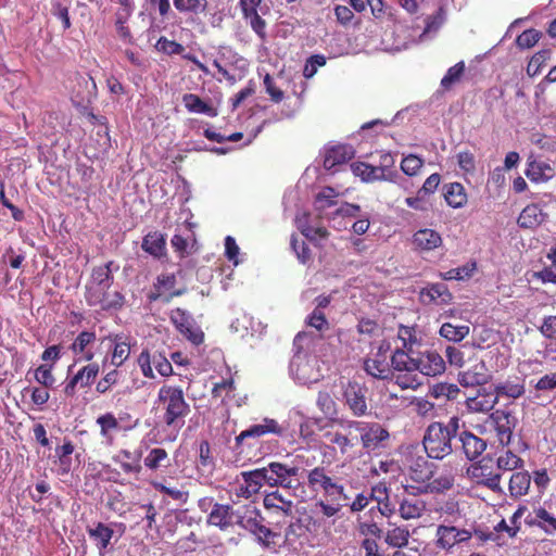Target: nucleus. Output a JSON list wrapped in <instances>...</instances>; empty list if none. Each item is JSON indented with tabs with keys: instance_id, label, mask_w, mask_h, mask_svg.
<instances>
[{
	"instance_id": "obj_1",
	"label": "nucleus",
	"mask_w": 556,
	"mask_h": 556,
	"mask_svg": "<svg viewBox=\"0 0 556 556\" xmlns=\"http://www.w3.org/2000/svg\"><path fill=\"white\" fill-rule=\"evenodd\" d=\"M157 404L163 412L162 420L166 427L180 430L185 425L186 417L191 412L182 388L163 384L157 392Z\"/></svg>"
},
{
	"instance_id": "obj_2",
	"label": "nucleus",
	"mask_w": 556,
	"mask_h": 556,
	"mask_svg": "<svg viewBox=\"0 0 556 556\" xmlns=\"http://www.w3.org/2000/svg\"><path fill=\"white\" fill-rule=\"evenodd\" d=\"M422 444L428 457L433 459H443L453 452L450 432L439 421H433L427 427Z\"/></svg>"
},
{
	"instance_id": "obj_3",
	"label": "nucleus",
	"mask_w": 556,
	"mask_h": 556,
	"mask_svg": "<svg viewBox=\"0 0 556 556\" xmlns=\"http://www.w3.org/2000/svg\"><path fill=\"white\" fill-rule=\"evenodd\" d=\"M340 429L326 432V439L339 450L341 455H346L361 442V420L338 419Z\"/></svg>"
},
{
	"instance_id": "obj_4",
	"label": "nucleus",
	"mask_w": 556,
	"mask_h": 556,
	"mask_svg": "<svg viewBox=\"0 0 556 556\" xmlns=\"http://www.w3.org/2000/svg\"><path fill=\"white\" fill-rule=\"evenodd\" d=\"M342 403L354 417H364L369 413V389L355 379L342 384Z\"/></svg>"
},
{
	"instance_id": "obj_5",
	"label": "nucleus",
	"mask_w": 556,
	"mask_h": 556,
	"mask_svg": "<svg viewBox=\"0 0 556 556\" xmlns=\"http://www.w3.org/2000/svg\"><path fill=\"white\" fill-rule=\"evenodd\" d=\"M307 483L315 491L320 489L331 502L348 500L345 488L340 479L330 477L323 466H317L307 472Z\"/></svg>"
},
{
	"instance_id": "obj_6",
	"label": "nucleus",
	"mask_w": 556,
	"mask_h": 556,
	"mask_svg": "<svg viewBox=\"0 0 556 556\" xmlns=\"http://www.w3.org/2000/svg\"><path fill=\"white\" fill-rule=\"evenodd\" d=\"M264 484H266V470L264 467L241 471L231 484L230 494L237 500H250L258 494Z\"/></svg>"
},
{
	"instance_id": "obj_7",
	"label": "nucleus",
	"mask_w": 556,
	"mask_h": 556,
	"mask_svg": "<svg viewBox=\"0 0 556 556\" xmlns=\"http://www.w3.org/2000/svg\"><path fill=\"white\" fill-rule=\"evenodd\" d=\"M266 484L270 488L296 489L300 468L280 462H271L266 467Z\"/></svg>"
},
{
	"instance_id": "obj_8",
	"label": "nucleus",
	"mask_w": 556,
	"mask_h": 556,
	"mask_svg": "<svg viewBox=\"0 0 556 556\" xmlns=\"http://www.w3.org/2000/svg\"><path fill=\"white\" fill-rule=\"evenodd\" d=\"M485 424L495 433V438L502 447H506L511 443L514 430L518 424L516 416L505 409L493 410Z\"/></svg>"
},
{
	"instance_id": "obj_9",
	"label": "nucleus",
	"mask_w": 556,
	"mask_h": 556,
	"mask_svg": "<svg viewBox=\"0 0 556 556\" xmlns=\"http://www.w3.org/2000/svg\"><path fill=\"white\" fill-rule=\"evenodd\" d=\"M285 428L274 418L265 417L261 424L251 425L235 438V450L238 455L244 452V442L249 439H260L266 434L281 437Z\"/></svg>"
},
{
	"instance_id": "obj_10",
	"label": "nucleus",
	"mask_w": 556,
	"mask_h": 556,
	"mask_svg": "<svg viewBox=\"0 0 556 556\" xmlns=\"http://www.w3.org/2000/svg\"><path fill=\"white\" fill-rule=\"evenodd\" d=\"M169 319L178 332L192 344L200 345L203 342V331L195 325L192 316L186 309L180 307L172 309Z\"/></svg>"
},
{
	"instance_id": "obj_11",
	"label": "nucleus",
	"mask_w": 556,
	"mask_h": 556,
	"mask_svg": "<svg viewBox=\"0 0 556 556\" xmlns=\"http://www.w3.org/2000/svg\"><path fill=\"white\" fill-rule=\"evenodd\" d=\"M138 365L142 375L149 379L155 377L152 366H154L157 372L163 377H168L173 374V366L165 353H151L149 350H143L138 356Z\"/></svg>"
},
{
	"instance_id": "obj_12",
	"label": "nucleus",
	"mask_w": 556,
	"mask_h": 556,
	"mask_svg": "<svg viewBox=\"0 0 556 556\" xmlns=\"http://www.w3.org/2000/svg\"><path fill=\"white\" fill-rule=\"evenodd\" d=\"M109 287L86 288L85 299L89 306H99L103 311L118 309L124 305V295L118 291H109Z\"/></svg>"
},
{
	"instance_id": "obj_13",
	"label": "nucleus",
	"mask_w": 556,
	"mask_h": 556,
	"mask_svg": "<svg viewBox=\"0 0 556 556\" xmlns=\"http://www.w3.org/2000/svg\"><path fill=\"white\" fill-rule=\"evenodd\" d=\"M391 345L387 341H382L372 357H368L364 362V370L371 377L377 379H387L392 375L389 363Z\"/></svg>"
},
{
	"instance_id": "obj_14",
	"label": "nucleus",
	"mask_w": 556,
	"mask_h": 556,
	"mask_svg": "<svg viewBox=\"0 0 556 556\" xmlns=\"http://www.w3.org/2000/svg\"><path fill=\"white\" fill-rule=\"evenodd\" d=\"M472 538L471 531L452 525L441 523L435 531V546L450 552L455 545L468 542Z\"/></svg>"
},
{
	"instance_id": "obj_15",
	"label": "nucleus",
	"mask_w": 556,
	"mask_h": 556,
	"mask_svg": "<svg viewBox=\"0 0 556 556\" xmlns=\"http://www.w3.org/2000/svg\"><path fill=\"white\" fill-rule=\"evenodd\" d=\"M100 366L98 363L88 362L87 365L78 369V371L66 379L63 393L66 397L76 395L77 387L80 389L90 387L99 375Z\"/></svg>"
},
{
	"instance_id": "obj_16",
	"label": "nucleus",
	"mask_w": 556,
	"mask_h": 556,
	"mask_svg": "<svg viewBox=\"0 0 556 556\" xmlns=\"http://www.w3.org/2000/svg\"><path fill=\"white\" fill-rule=\"evenodd\" d=\"M361 444L366 451H375L390 437L387 429L378 422L361 421Z\"/></svg>"
},
{
	"instance_id": "obj_17",
	"label": "nucleus",
	"mask_w": 556,
	"mask_h": 556,
	"mask_svg": "<svg viewBox=\"0 0 556 556\" xmlns=\"http://www.w3.org/2000/svg\"><path fill=\"white\" fill-rule=\"evenodd\" d=\"M490 380L491 374L482 359L476 362L470 367L459 371L458 374V382L465 388L482 387Z\"/></svg>"
},
{
	"instance_id": "obj_18",
	"label": "nucleus",
	"mask_w": 556,
	"mask_h": 556,
	"mask_svg": "<svg viewBox=\"0 0 556 556\" xmlns=\"http://www.w3.org/2000/svg\"><path fill=\"white\" fill-rule=\"evenodd\" d=\"M525 522L530 528L540 529L546 535L556 534V516L543 506L534 508L533 513L526 517Z\"/></svg>"
},
{
	"instance_id": "obj_19",
	"label": "nucleus",
	"mask_w": 556,
	"mask_h": 556,
	"mask_svg": "<svg viewBox=\"0 0 556 556\" xmlns=\"http://www.w3.org/2000/svg\"><path fill=\"white\" fill-rule=\"evenodd\" d=\"M462 451L468 460H476L486 450V441L469 430H462L458 433Z\"/></svg>"
},
{
	"instance_id": "obj_20",
	"label": "nucleus",
	"mask_w": 556,
	"mask_h": 556,
	"mask_svg": "<svg viewBox=\"0 0 556 556\" xmlns=\"http://www.w3.org/2000/svg\"><path fill=\"white\" fill-rule=\"evenodd\" d=\"M235 516L237 511L231 505L215 503L207 515V523L225 531L233 526Z\"/></svg>"
},
{
	"instance_id": "obj_21",
	"label": "nucleus",
	"mask_w": 556,
	"mask_h": 556,
	"mask_svg": "<svg viewBox=\"0 0 556 556\" xmlns=\"http://www.w3.org/2000/svg\"><path fill=\"white\" fill-rule=\"evenodd\" d=\"M405 492L407 496H404L399 505L400 516L405 520L420 518L427 509L426 502L416 496L420 494L416 490L414 494L410 493L412 490Z\"/></svg>"
},
{
	"instance_id": "obj_22",
	"label": "nucleus",
	"mask_w": 556,
	"mask_h": 556,
	"mask_svg": "<svg viewBox=\"0 0 556 556\" xmlns=\"http://www.w3.org/2000/svg\"><path fill=\"white\" fill-rule=\"evenodd\" d=\"M418 371L424 376L441 375L445 370V362L442 356L434 351H427L417 358Z\"/></svg>"
},
{
	"instance_id": "obj_23",
	"label": "nucleus",
	"mask_w": 556,
	"mask_h": 556,
	"mask_svg": "<svg viewBox=\"0 0 556 556\" xmlns=\"http://www.w3.org/2000/svg\"><path fill=\"white\" fill-rule=\"evenodd\" d=\"M420 301L425 305H444L452 301V294L444 283H432L422 288L420 293Z\"/></svg>"
},
{
	"instance_id": "obj_24",
	"label": "nucleus",
	"mask_w": 556,
	"mask_h": 556,
	"mask_svg": "<svg viewBox=\"0 0 556 556\" xmlns=\"http://www.w3.org/2000/svg\"><path fill=\"white\" fill-rule=\"evenodd\" d=\"M497 403L498 399L494 391L489 392L485 388L479 389L477 395L466 400V406L471 413H489Z\"/></svg>"
},
{
	"instance_id": "obj_25",
	"label": "nucleus",
	"mask_w": 556,
	"mask_h": 556,
	"mask_svg": "<svg viewBox=\"0 0 556 556\" xmlns=\"http://www.w3.org/2000/svg\"><path fill=\"white\" fill-rule=\"evenodd\" d=\"M96 424L100 428L102 441L108 445H113L116 433L123 430L118 419L112 412L98 416Z\"/></svg>"
},
{
	"instance_id": "obj_26",
	"label": "nucleus",
	"mask_w": 556,
	"mask_h": 556,
	"mask_svg": "<svg viewBox=\"0 0 556 556\" xmlns=\"http://www.w3.org/2000/svg\"><path fill=\"white\" fill-rule=\"evenodd\" d=\"M243 508L242 513L239 510L237 511L236 523L254 536L261 525L264 522V517L260 509L254 506L247 505Z\"/></svg>"
},
{
	"instance_id": "obj_27",
	"label": "nucleus",
	"mask_w": 556,
	"mask_h": 556,
	"mask_svg": "<svg viewBox=\"0 0 556 556\" xmlns=\"http://www.w3.org/2000/svg\"><path fill=\"white\" fill-rule=\"evenodd\" d=\"M483 462L484 459L472 466V477L477 478L481 484L493 492H501L502 473L493 471Z\"/></svg>"
},
{
	"instance_id": "obj_28",
	"label": "nucleus",
	"mask_w": 556,
	"mask_h": 556,
	"mask_svg": "<svg viewBox=\"0 0 556 556\" xmlns=\"http://www.w3.org/2000/svg\"><path fill=\"white\" fill-rule=\"evenodd\" d=\"M532 182H546L555 177V168L542 160H529L525 172Z\"/></svg>"
},
{
	"instance_id": "obj_29",
	"label": "nucleus",
	"mask_w": 556,
	"mask_h": 556,
	"mask_svg": "<svg viewBox=\"0 0 556 556\" xmlns=\"http://www.w3.org/2000/svg\"><path fill=\"white\" fill-rule=\"evenodd\" d=\"M353 157L354 149L350 144H338L326 151L324 167L327 170H331L338 165L345 164Z\"/></svg>"
},
{
	"instance_id": "obj_30",
	"label": "nucleus",
	"mask_w": 556,
	"mask_h": 556,
	"mask_svg": "<svg viewBox=\"0 0 556 556\" xmlns=\"http://www.w3.org/2000/svg\"><path fill=\"white\" fill-rule=\"evenodd\" d=\"M96 341V333L92 331H81L70 345V350L76 356H79L76 362L85 361L91 362L94 353L88 346Z\"/></svg>"
},
{
	"instance_id": "obj_31",
	"label": "nucleus",
	"mask_w": 556,
	"mask_h": 556,
	"mask_svg": "<svg viewBox=\"0 0 556 556\" xmlns=\"http://www.w3.org/2000/svg\"><path fill=\"white\" fill-rule=\"evenodd\" d=\"M547 214L539 204H528L519 214L517 224L522 229H535L545 222Z\"/></svg>"
},
{
	"instance_id": "obj_32",
	"label": "nucleus",
	"mask_w": 556,
	"mask_h": 556,
	"mask_svg": "<svg viewBox=\"0 0 556 556\" xmlns=\"http://www.w3.org/2000/svg\"><path fill=\"white\" fill-rule=\"evenodd\" d=\"M525 392V381L520 377L508 378L494 386V393L498 400L501 397L517 400L521 397Z\"/></svg>"
},
{
	"instance_id": "obj_33",
	"label": "nucleus",
	"mask_w": 556,
	"mask_h": 556,
	"mask_svg": "<svg viewBox=\"0 0 556 556\" xmlns=\"http://www.w3.org/2000/svg\"><path fill=\"white\" fill-rule=\"evenodd\" d=\"M75 451V445L68 439H64L63 444L55 447L56 473L59 476H66L71 472L73 466L72 454Z\"/></svg>"
},
{
	"instance_id": "obj_34",
	"label": "nucleus",
	"mask_w": 556,
	"mask_h": 556,
	"mask_svg": "<svg viewBox=\"0 0 556 556\" xmlns=\"http://www.w3.org/2000/svg\"><path fill=\"white\" fill-rule=\"evenodd\" d=\"M86 530L89 538L94 542L99 553L103 554L110 545L114 530L101 521L96 522L93 527H87Z\"/></svg>"
},
{
	"instance_id": "obj_35",
	"label": "nucleus",
	"mask_w": 556,
	"mask_h": 556,
	"mask_svg": "<svg viewBox=\"0 0 556 556\" xmlns=\"http://www.w3.org/2000/svg\"><path fill=\"white\" fill-rule=\"evenodd\" d=\"M118 266L113 261H109L102 266L94 267L91 273V279L86 288L109 287L111 288L114 277L113 270H117Z\"/></svg>"
},
{
	"instance_id": "obj_36",
	"label": "nucleus",
	"mask_w": 556,
	"mask_h": 556,
	"mask_svg": "<svg viewBox=\"0 0 556 556\" xmlns=\"http://www.w3.org/2000/svg\"><path fill=\"white\" fill-rule=\"evenodd\" d=\"M413 244L417 250L432 251L442 244V238L438 231L424 228L414 233Z\"/></svg>"
},
{
	"instance_id": "obj_37",
	"label": "nucleus",
	"mask_w": 556,
	"mask_h": 556,
	"mask_svg": "<svg viewBox=\"0 0 556 556\" xmlns=\"http://www.w3.org/2000/svg\"><path fill=\"white\" fill-rule=\"evenodd\" d=\"M141 248L153 257L161 258L166 255L165 236L156 230L150 231L143 237Z\"/></svg>"
},
{
	"instance_id": "obj_38",
	"label": "nucleus",
	"mask_w": 556,
	"mask_h": 556,
	"mask_svg": "<svg viewBox=\"0 0 556 556\" xmlns=\"http://www.w3.org/2000/svg\"><path fill=\"white\" fill-rule=\"evenodd\" d=\"M263 505L267 510L281 513L283 516L289 517L293 513L294 504L291 500H287L279 491L267 493L263 498Z\"/></svg>"
},
{
	"instance_id": "obj_39",
	"label": "nucleus",
	"mask_w": 556,
	"mask_h": 556,
	"mask_svg": "<svg viewBox=\"0 0 556 556\" xmlns=\"http://www.w3.org/2000/svg\"><path fill=\"white\" fill-rule=\"evenodd\" d=\"M109 340L113 343L111 364L115 368H118L128 359L130 355V344L124 334L110 336Z\"/></svg>"
},
{
	"instance_id": "obj_40",
	"label": "nucleus",
	"mask_w": 556,
	"mask_h": 556,
	"mask_svg": "<svg viewBox=\"0 0 556 556\" xmlns=\"http://www.w3.org/2000/svg\"><path fill=\"white\" fill-rule=\"evenodd\" d=\"M531 476L527 470L516 471L510 476L508 492L511 498H520L529 493Z\"/></svg>"
},
{
	"instance_id": "obj_41",
	"label": "nucleus",
	"mask_w": 556,
	"mask_h": 556,
	"mask_svg": "<svg viewBox=\"0 0 556 556\" xmlns=\"http://www.w3.org/2000/svg\"><path fill=\"white\" fill-rule=\"evenodd\" d=\"M453 486V478L443 476L432 480H428L425 484L421 485H406L405 491H410V493H415V490L419 493H441L450 490Z\"/></svg>"
},
{
	"instance_id": "obj_42",
	"label": "nucleus",
	"mask_w": 556,
	"mask_h": 556,
	"mask_svg": "<svg viewBox=\"0 0 556 556\" xmlns=\"http://www.w3.org/2000/svg\"><path fill=\"white\" fill-rule=\"evenodd\" d=\"M390 359L391 370L394 369L395 372L400 370L412 371V369H418V365L416 364L417 358L413 357V350L408 351L396 346Z\"/></svg>"
},
{
	"instance_id": "obj_43",
	"label": "nucleus",
	"mask_w": 556,
	"mask_h": 556,
	"mask_svg": "<svg viewBox=\"0 0 556 556\" xmlns=\"http://www.w3.org/2000/svg\"><path fill=\"white\" fill-rule=\"evenodd\" d=\"M182 103L190 113L205 114L210 117L218 115L217 109L203 101L198 94L185 93L182 96Z\"/></svg>"
},
{
	"instance_id": "obj_44",
	"label": "nucleus",
	"mask_w": 556,
	"mask_h": 556,
	"mask_svg": "<svg viewBox=\"0 0 556 556\" xmlns=\"http://www.w3.org/2000/svg\"><path fill=\"white\" fill-rule=\"evenodd\" d=\"M433 464L425 457H417L409 466V478L418 485L425 484L433 476Z\"/></svg>"
},
{
	"instance_id": "obj_45",
	"label": "nucleus",
	"mask_w": 556,
	"mask_h": 556,
	"mask_svg": "<svg viewBox=\"0 0 556 556\" xmlns=\"http://www.w3.org/2000/svg\"><path fill=\"white\" fill-rule=\"evenodd\" d=\"M353 174L362 179L364 182H375L387 180L386 176L380 173L377 165H371L365 162H354L351 164Z\"/></svg>"
},
{
	"instance_id": "obj_46",
	"label": "nucleus",
	"mask_w": 556,
	"mask_h": 556,
	"mask_svg": "<svg viewBox=\"0 0 556 556\" xmlns=\"http://www.w3.org/2000/svg\"><path fill=\"white\" fill-rule=\"evenodd\" d=\"M390 528L388 529L384 542L394 548H403L408 545L410 532L407 526H396L393 523H389Z\"/></svg>"
},
{
	"instance_id": "obj_47",
	"label": "nucleus",
	"mask_w": 556,
	"mask_h": 556,
	"mask_svg": "<svg viewBox=\"0 0 556 556\" xmlns=\"http://www.w3.org/2000/svg\"><path fill=\"white\" fill-rule=\"evenodd\" d=\"M443 195L446 203L454 207H463L467 203V193L459 182H451L443 186Z\"/></svg>"
},
{
	"instance_id": "obj_48",
	"label": "nucleus",
	"mask_w": 556,
	"mask_h": 556,
	"mask_svg": "<svg viewBox=\"0 0 556 556\" xmlns=\"http://www.w3.org/2000/svg\"><path fill=\"white\" fill-rule=\"evenodd\" d=\"M460 394V389L455 383L438 382L430 386L428 396L435 400L444 399L446 401H454Z\"/></svg>"
},
{
	"instance_id": "obj_49",
	"label": "nucleus",
	"mask_w": 556,
	"mask_h": 556,
	"mask_svg": "<svg viewBox=\"0 0 556 556\" xmlns=\"http://www.w3.org/2000/svg\"><path fill=\"white\" fill-rule=\"evenodd\" d=\"M176 286V276L174 274H161L156 277L153 285V291L148 295L150 302L157 301L165 291L173 290Z\"/></svg>"
},
{
	"instance_id": "obj_50",
	"label": "nucleus",
	"mask_w": 556,
	"mask_h": 556,
	"mask_svg": "<svg viewBox=\"0 0 556 556\" xmlns=\"http://www.w3.org/2000/svg\"><path fill=\"white\" fill-rule=\"evenodd\" d=\"M143 462L144 466L152 471H156L162 467H167L170 464L168 453L163 447L152 448L144 457Z\"/></svg>"
},
{
	"instance_id": "obj_51",
	"label": "nucleus",
	"mask_w": 556,
	"mask_h": 556,
	"mask_svg": "<svg viewBox=\"0 0 556 556\" xmlns=\"http://www.w3.org/2000/svg\"><path fill=\"white\" fill-rule=\"evenodd\" d=\"M523 466L525 460L510 450L504 451L496 459V467L500 471H514L523 468Z\"/></svg>"
},
{
	"instance_id": "obj_52",
	"label": "nucleus",
	"mask_w": 556,
	"mask_h": 556,
	"mask_svg": "<svg viewBox=\"0 0 556 556\" xmlns=\"http://www.w3.org/2000/svg\"><path fill=\"white\" fill-rule=\"evenodd\" d=\"M468 325H454L452 323H444L440 328V336L452 342H460L469 334Z\"/></svg>"
},
{
	"instance_id": "obj_53",
	"label": "nucleus",
	"mask_w": 556,
	"mask_h": 556,
	"mask_svg": "<svg viewBox=\"0 0 556 556\" xmlns=\"http://www.w3.org/2000/svg\"><path fill=\"white\" fill-rule=\"evenodd\" d=\"M395 383L403 390L405 389H417L422 384L421 376L418 369H412V371L400 370L394 375Z\"/></svg>"
},
{
	"instance_id": "obj_54",
	"label": "nucleus",
	"mask_w": 556,
	"mask_h": 556,
	"mask_svg": "<svg viewBox=\"0 0 556 556\" xmlns=\"http://www.w3.org/2000/svg\"><path fill=\"white\" fill-rule=\"evenodd\" d=\"M280 538V533L271 530L264 522L261 525L256 534H254L255 541L264 548L271 549L277 545L276 540Z\"/></svg>"
},
{
	"instance_id": "obj_55",
	"label": "nucleus",
	"mask_w": 556,
	"mask_h": 556,
	"mask_svg": "<svg viewBox=\"0 0 556 556\" xmlns=\"http://www.w3.org/2000/svg\"><path fill=\"white\" fill-rule=\"evenodd\" d=\"M410 405L417 416L426 419H433L437 417V408L434 403L425 397H414Z\"/></svg>"
},
{
	"instance_id": "obj_56",
	"label": "nucleus",
	"mask_w": 556,
	"mask_h": 556,
	"mask_svg": "<svg viewBox=\"0 0 556 556\" xmlns=\"http://www.w3.org/2000/svg\"><path fill=\"white\" fill-rule=\"evenodd\" d=\"M370 12L377 21H393L394 14L392 7L388 5L384 0H366Z\"/></svg>"
},
{
	"instance_id": "obj_57",
	"label": "nucleus",
	"mask_w": 556,
	"mask_h": 556,
	"mask_svg": "<svg viewBox=\"0 0 556 556\" xmlns=\"http://www.w3.org/2000/svg\"><path fill=\"white\" fill-rule=\"evenodd\" d=\"M552 50L543 49L536 52L529 61L527 66V74L530 77L536 76L541 73L542 67L551 59Z\"/></svg>"
},
{
	"instance_id": "obj_58",
	"label": "nucleus",
	"mask_w": 556,
	"mask_h": 556,
	"mask_svg": "<svg viewBox=\"0 0 556 556\" xmlns=\"http://www.w3.org/2000/svg\"><path fill=\"white\" fill-rule=\"evenodd\" d=\"M465 70L466 66L464 61H460L456 63L454 66L450 67L446 74L441 79V87L445 90L451 89L453 85L460 81L465 73Z\"/></svg>"
},
{
	"instance_id": "obj_59",
	"label": "nucleus",
	"mask_w": 556,
	"mask_h": 556,
	"mask_svg": "<svg viewBox=\"0 0 556 556\" xmlns=\"http://www.w3.org/2000/svg\"><path fill=\"white\" fill-rule=\"evenodd\" d=\"M174 7L181 13H203L207 8V0H174Z\"/></svg>"
},
{
	"instance_id": "obj_60",
	"label": "nucleus",
	"mask_w": 556,
	"mask_h": 556,
	"mask_svg": "<svg viewBox=\"0 0 556 556\" xmlns=\"http://www.w3.org/2000/svg\"><path fill=\"white\" fill-rule=\"evenodd\" d=\"M52 370V365L41 364L34 370V379L45 388H52L55 383Z\"/></svg>"
},
{
	"instance_id": "obj_61",
	"label": "nucleus",
	"mask_w": 556,
	"mask_h": 556,
	"mask_svg": "<svg viewBox=\"0 0 556 556\" xmlns=\"http://www.w3.org/2000/svg\"><path fill=\"white\" fill-rule=\"evenodd\" d=\"M121 372L117 368L109 370L97 383L96 392L100 394L108 393L114 386L119 382Z\"/></svg>"
},
{
	"instance_id": "obj_62",
	"label": "nucleus",
	"mask_w": 556,
	"mask_h": 556,
	"mask_svg": "<svg viewBox=\"0 0 556 556\" xmlns=\"http://www.w3.org/2000/svg\"><path fill=\"white\" fill-rule=\"evenodd\" d=\"M151 485L160 493L167 495L172 500L178 501L182 504L187 503L189 494L186 491H181L177 488L165 485L161 481H151Z\"/></svg>"
},
{
	"instance_id": "obj_63",
	"label": "nucleus",
	"mask_w": 556,
	"mask_h": 556,
	"mask_svg": "<svg viewBox=\"0 0 556 556\" xmlns=\"http://www.w3.org/2000/svg\"><path fill=\"white\" fill-rule=\"evenodd\" d=\"M316 404L325 416H334L337 414V403L327 391H319Z\"/></svg>"
},
{
	"instance_id": "obj_64",
	"label": "nucleus",
	"mask_w": 556,
	"mask_h": 556,
	"mask_svg": "<svg viewBox=\"0 0 556 556\" xmlns=\"http://www.w3.org/2000/svg\"><path fill=\"white\" fill-rule=\"evenodd\" d=\"M542 37V33L538 29L530 28L522 31L516 39V45L520 49H530L534 47Z\"/></svg>"
}]
</instances>
